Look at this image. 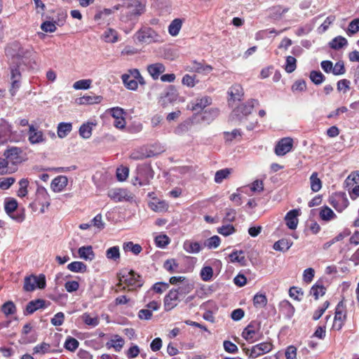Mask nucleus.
<instances>
[{
	"mask_svg": "<svg viewBox=\"0 0 359 359\" xmlns=\"http://www.w3.org/2000/svg\"><path fill=\"white\" fill-rule=\"evenodd\" d=\"M154 177V172L149 165H140L137 168V176L135 180L138 182L140 186L149 184L151 179Z\"/></svg>",
	"mask_w": 359,
	"mask_h": 359,
	"instance_id": "f257e3e1",
	"label": "nucleus"
},
{
	"mask_svg": "<svg viewBox=\"0 0 359 359\" xmlns=\"http://www.w3.org/2000/svg\"><path fill=\"white\" fill-rule=\"evenodd\" d=\"M273 345L269 342H262L252 347L245 348V353L251 358H256L271 351Z\"/></svg>",
	"mask_w": 359,
	"mask_h": 359,
	"instance_id": "f03ea898",
	"label": "nucleus"
},
{
	"mask_svg": "<svg viewBox=\"0 0 359 359\" xmlns=\"http://www.w3.org/2000/svg\"><path fill=\"white\" fill-rule=\"evenodd\" d=\"M329 202L338 212L345 210L349 204L345 193H337L332 195L330 197Z\"/></svg>",
	"mask_w": 359,
	"mask_h": 359,
	"instance_id": "7ed1b4c3",
	"label": "nucleus"
},
{
	"mask_svg": "<svg viewBox=\"0 0 359 359\" xmlns=\"http://www.w3.org/2000/svg\"><path fill=\"white\" fill-rule=\"evenodd\" d=\"M259 102L257 100L251 99L248 100L245 104H243L236 108H235L230 116V119L231 121H233L235 116H239L240 111L243 112V116H248L252 111L253 108L255 105H257Z\"/></svg>",
	"mask_w": 359,
	"mask_h": 359,
	"instance_id": "20e7f679",
	"label": "nucleus"
},
{
	"mask_svg": "<svg viewBox=\"0 0 359 359\" xmlns=\"http://www.w3.org/2000/svg\"><path fill=\"white\" fill-rule=\"evenodd\" d=\"M108 196L115 202L130 201L133 197L130 193L125 189L115 188L108 191Z\"/></svg>",
	"mask_w": 359,
	"mask_h": 359,
	"instance_id": "39448f33",
	"label": "nucleus"
},
{
	"mask_svg": "<svg viewBox=\"0 0 359 359\" xmlns=\"http://www.w3.org/2000/svg\"><path fill=\"white\" fill-rule=\"evenodd\" d=\"M11 79L12 81L10 93L13 96L20 86L21 74L18 65L11 66Z\"/></svg>",
	"mask_w": 359,
	"mask_h": 359,
	"instance_id": "423d86ee",
	"label": "nucleus"
},
{
	"mask_svg": "<svg viewBox=\"0 0 359 359\" xmlns=\"http://www.w3.org/2000/svg\"><path fill=\"white\" fill-rule=\"evenodd\" d=\"M18 208V202L13 198H6L4 201V209L6 212L13 219L21 222L23 217L20 215H15L13 212Z\"/></svg>",
	"mask_w": 359,
	"mask_h": 359,
	"instance_id": "0eeeda50",
	"label": "nucleus"
},
{
	"mask_svg": "<svg viewBox=\"0 0 359 359\" xmlns=\"http://www.w3.org/2000/svg\"><path fill=\"white\" fill-rule=\"evenodd\" d=\"M292 139L285 137L281 139L275 147V153L278 156H283L288 153L292 147Z\"/></svg>",
	"mask_w": 359,
	"mask_h": 359,
	"instance_id": "6e6552de",
	"label": "nucleus"
},
{
	"mask_svg": "<svg viewBox=\"0 0 359 359\" xmlns=\"http://www.w3.org/2000/svg\"><path fill=\"white\" fill-rule=\"evenodd\" d=\"M180 297L176 292L175 289H171L169 292L164 297V307L165 310L168 311L174 309L177 306V301H179Z\"/></svg>",
	"mask_w": 359,
	"mask_h": 359,
	"instance_id": "1a4fd4ad",
	"label": "nucleus"
},
{
	"mask_svg": "<svg viewBox=\"0 0 359 359\" xmlns=\"http://www.w3.org/2000/svg\"><path fill=\"white\" fill-rule=\"evenodd\" d=\"M122 278H126L124 282L128 286L140 287L143 285L141 276L133 271H129L127 276L123 275Z\"/></svg>",
	"mask_w": 359,
	"mask_h": 359,
	"instance_id": "9d476101",
	"label": "nucleus"
},
{
	"mask_svg": "<svg viewBox=\"0 0 359 359\" xmlns=\"http://www.w3.org/2000/svg\"><path fill=\"white\" fill-rule=\"evenodd\" d=\"M29 141L31 144H39L45 141L43 133L37 130L33 125L29 126Z\"/></svg>",
	"mask_w": 359,
	"mask_h": 359,
	"instance_id": "9b49d317",
	"label": "nucleus"
},
{
	"mask_svg": "<svg viewBox=\"0 0 359 359\" xmlns=\"http://www.w3.org/2000/svg\"><path fill=\"white\" fill-rule=\"evenodd\" d=\"M344 304L342 302L338 303L336 307V311L334 315V327L340 330L342 327L343 322L346 318V314L344 311Z\"/></svg>",
	"mask_w": 359,
	"mask_h": 359,
	"instance_id": "f8f14e48",
	"label": "nucleus"
},
{
	"mask_svg": "<svg viewBox=\"0 0 359 359\" xmlns=\"http://www.w3.org/2000/svg\"><path fill=\"white\" fill-rule=\"evenodd\" d=\"M46 307L47 304L45 300L41 299L32 300L27 304L24 313L25 315H30L39 309H45Z\"/></svg>",
	"mask_w": 359,
	"mask_h": 359,
	"instance_id": "ddd939ff",
	"label": "nucleus"
},
{
	"mask_svg": "<svg viewBox=\"0 0 359 359\" xmlns=\"http://www.w3.org/2000/svg\"><path fill=\"white\" fill-rule=\"evenodd\" d=\"M212 98L209 96H203L197 97L194 102H192L191 110L199 111L203 110L207 106L211 104Z\"/></svg>",
	"mask_w": 359,
	"mask_h": 359,
	"instance_id": "4468645a",
	"label": "nucleus"
},
{
	"mask_svg": "<svg viewBox=\"0 0 359 359\" xmlns=\"http://www.w3.org/2000/svg\"><path fill=\"white\" fill-rule=\"evenodd\" d=\"M259 325L255 321L251 322L243 331L242 337L247 341H254V335L259 330Z\"/></svg>",
	"mask_w": 359,
	"mask_h": 359,
	"instance_id": "2eb2a0df",
	"label": "nucleus"
},
{
	"mask_svg": "<svg viewBox=\"0 0 359 359\" xmlns=\"http://www.w3.org/2000/svg\"><path fill=\"white\" fill-rule=\"evenodd\" d=\"M299 215V210L294 209L289 211L285 215V219L286 225L290 229H295L298 224L297 216Z\"/></svg>",
	"mask_w": 359,
	"mask_h": 359,
	"instance_id": "dca6fc26",
	"label": "nucleus"
},
{
	"mask_svg": "<svg viewBox=\"0 0 359 359\" xmlns=\"http://www.w3.org/2000/svg\"><path fill=\"white\" fill-rule=\"evenodd\" d=\"M68 179L66 176L56 177L51 182L50 187L54 192H60L67 185Z\"/></svg>",
	"mask_w": 359,
	"mask_h": 359,
	"instance_id": "f3484780",
	"label": "nucleus"
},
{
	"mask_svg": "<svg viewBox=\"0 0 359 359\" xmlns=\"http://www.w3.org/2000/svg\"><path fill=\"white\" fill-rule=\"evenodd\" d=\"M147 71L150 76L154 80H156L158 79L159 76L165 71V67L162 63L156 62L148 65Z\"/></svg>",
	"mask_w": 359,
	"mask_h": 359,
	"instance_id": "a211bd4d",
	"label": "nucleus"
},
{
	"mask_svg": "<svg viewBox=\"0 0 359 359\" xmlns=\"http://www.w3.org/2000/svg\"><path fill=\"white\" fill-rule=\"evenodd\" d=\"M280 311L284 314L285 318L290 319L294 313L295 309L292 304L287 300H283L279 304Z\"/></svg>",
	"mask_w": 359,
	"mask_h": 359,
	"instance_id": "6ab92c4d",
	"label": "nucleus"
},
{
	"mask_svg": "<svg viewBox=\"0 0 359 359\" xmlns=\"http://www.w3.org/2000/svg\"><path fill=\"white\" fill-rule=\"evenodd\" d=\"M228 94L230 96L229 102L231 100H241L243 95V88L239 84H235L229 88Z\"/></svg>",
	"mask_w": 359,
	"mask_h": 359,
	"instance_id": "aec40b11",
	"label": "nucleus"
},
{
	"mask_svg": "<svg viewBox=\"0 0 359 359\" xmlns=\"http://www.w3.org/2000/svg\"><path fill=\"white\" fill-rule=\"evenodd\" d=\"M154 32L151 29L139 31L136 34L137 39L141 42L144 43H150L154 41L152 34Z\"/></svg>",
	"mask_w": 359,
	"mask_h": 359,
	"instance_id": "412c9836",
	"label": "nucleus"
},
{
	"mask_svg": "<svg viewBox=\"0 0 359 359\" xmlns=\"http://www.w3.org/2000/svg\"><path fill=\"white\" fill-rule=\"evenodd\" d=\"M121 7V4H117L113 6L111 8H104L100 11H98L95 15V20H98L100 19L105 20L107 17L112 15L116 11H118Z\"/></svg>",
	"mask_w": 359,
	"mask_h": 359,
	"instance_id": "4be33fe9",
	"label": "nucleus"
},
{
	"mask_svg": "<svg viewBox=\"0 0 359 359\" xmlns=\"http://www.w3.org/2000/svg\"><path fill=\"white\" fill-rule=\"evenodd\" d=\"M79 257L85 260H93L95 257V254L90 245L83 246L78 250Z\"/></svg>",
	"mask_w": 359,
	"mask_h": 359,
	"instance_id": "5701e85b",
	"label": "nucleus"
},
{
	"mask_svg": "<svg viewBox=\"0 0 359 359\" xmlns=\"http://www.w3.org/2000/svg\"><path fill=\"white\" fill-rule=\"evenodd\" d=\"M72 130V124L71 123H60L57 126V135L60 138H64Z\"/></svg>",
	"mask_w": 359,
	"mask_h": 359,
	"instance_id": "b1692460",
	"label": "nucleus"
},
{
	"mask_svg": "<svg viewBox=\"0 0 359 359\" xmlns=\"http://www.w3.org/2000/svg\"><path fill=\"white\" fill-rule=\"evenodd\" d=\"M183 248L186 252L192 254L198 253L201 250L199 243L191 241H186L184 243Z\"/></svg>",
	"mask_w": 359,
	"mask_h": 359,
	"instance_id": "393cba45",
	"label": "nucleus"
},
{
	"mask_svg": "<svg viewBox=\"0 0 359 359\" xmlns=\"http://www.w3.org/2000/svg\"><path fill=\"white\" fill-rule=\"evenodd\" d=\"M319 216L322 220L325 222H329L337 217L336 214L327 206H324L321 208Z\"/></svg>",
	"mask_w": 359,
	"mask_h": 359,
	"instance_id": "a878e982",
	"label": "nucleus"
},
{
	"mask_svg": "<svg viewBox=\"0 0 359 359\" xmlns=\"http://www.w3.org/2000/svg\"><path fill=\"white\" fill-rule=\"evenodd\" d=\"M292 245V242L291 241L283 238L273 244V249L278 251L285 252L290 248Z\"/></svg>",
	"mask_w": 359,
	"mask_h": 359,
	"instance_id": "bb28decb",
	"label": "nucleus"
},
{
	"mask_svg": "<svg viewBox=\"0 0 359 359\" xmlns=\"http://www.w3.org/2000/svg\"><path fill=\"white\" fill-rule=\"evenodd\" d=\"M1 311L6 316L13 315L16 313L17 309L15 304L12 301L5 302L1 306Z\"/></svg>",
	"mask_w": 359,
	"mask_h": 359,
	"instance_id": "cd10ccee",
	"label": "nucleus"
},
{
	"mask_svg": "<svg viewBox=\"0 0 359 359\" xmlns=\"http://www.w3.org/2000/svg\"><path fill=\"white\" fill-rule=\"evenodd\" d=\"M182 22L180 19L176 18L173 20L168 26L169 34L172 36H177L180 32V30L182 27Z\"/></svg>",
	"mask_w": 359,
	"mask_h": 359,
	"instance_id": "c85d7f7f",
	"label": "nucleus"
},
{
	"mask_svg": "<svg viewBox=\"0 0 359 359\" xmlns=\"http://www.w3.org/2000/svg\"><path fill=\"white\" fill-rule=\"evenodd\" d=\"M103 38L107 43H115L118 40V34L115 29L109 28L104 32Z\"/></svg>",
	"mask_w": 359,
	"mask_h": 359,
	"instance_id": "c756f323",
	"label": "nucleus"
},
{
	"mask_svg": "<svg viewBox=\"0 0 359 359\" xmlns=\"http://www.w3.org/2000/svg\"><path fill=\"white\" fill-rule=\"evenodd\" d=\"M93 123H86L81 126L79 128V135L84 139H88L92 135Z\"/></svg>",
	"mask_w": 359,
	"mask_h": 359,
	"instance_id": "7c9ffc66",
	"label": "nucleus"
},
{
	"mask_svg": "<svg viewBox=\"0 0 359 359\" xmlns=\"http://www.w3.org/2000/svg\"><path fill=\"white\" fill-rule=\"evenodd\" d=\"M194 288V286L192 284L189 283V282L183 283L180 286H178L175 289L176 292H177V294L180 297H184L187 294H189Z\"/></svg>",
	"mask_w": 359,
	"mask_h": 359,
	"instance_id": "2f4dec72",
	"label": "nucleus"
},
{
	"mask_svg": "<svg viewBox=\"0 0 359 359\" xmlns=\"http://www.w3.org/2000/svg\"><path fill=\"white\" fill-rule=\"evenodd\" d=\"M124 345V340L119 335H115L114 339L107 343L108 347H113L116 351H120Z\"/></svg>",
	"mask_w": 359,
	"mask_h": 359,
	"instance_id": "473e14b6",
	"label": "nucleus"
},
{
	"mask_svg": "<svg viewBox=\"0 0 359 359\" xmlns=\"http://www.w3.org/2000/svg\"><path fill=\"white\" fill-rule=\"evenodd\" d=\"M243 251L234 250L229 255V258L231 262H238L242 266L245 265L246 259L243 256Z\"/></svg>",
	"mask_w": 359,
	"mask_h": 359,
	"instance_id": "72a5a7b5",
	"label": "nucleus"
},
{
	"mask_svg": "<svg viewBox=\"0 0 359 359\" xmlns=\"http://www.w3.org/2000/svg\"><path fill=\"white\" fill-rule=\"evenodd\" d=\"M231 171V168H224L217 171L215 175V182L217 184L222 183L224 180L229 177Z\"/></svg>",
	"mask_w": 359,
	"mask_h": 359,
	"instance_id": "f704fd0d",
	"label": "nucleus"
},
{
	"mask_svg": "<svg viewBox=\"0 0 359 359\" xmlns=\"http://www.w3.org/2000/svg\"><path fill=\"white\" fill-rule=\"evenodd\" d=\"M122 81L124 86L129 90H135L138 87L137 81L133 78H129L128 75L123 74L121 76Z\"/></svg>",
	"mask_w": 359,
	"mask_h": 359,
	"instance_id": "c9c22d12",
	"label": "nucleus"
},
{
	"mask_svg": "<svg viewBox=\"0 0 359 359\" xmlns=\"http://www.w3.org/2000/svg\"><path fill=\"white\" fill-rule=\"evenodd\" d=\"M311 189L313 191L317 192L322 187L321 180L318 177V173L314 172L310 177Z\"/></svg>",
	"mask_w": 359,
	"mask_h": 359,
	"instance_id": "e433bc0d",
	"label": "nucleus"
},
{
	"mask_svg": "<svg viewBox=\"0 0 359 359\" xmlns=\"http://www.w3.org/2000/svg\"><path fill=\"white\" fill-rule=\"evenodd\" d=\"M67 269L72 272L83 273L86 271L87 266L81 262H73L67 265Z\"/></svg>",
	"mask_w": 359,
	"mask_h": 359,
	"instance_id": "4c0bfd02",
	"label": "nucleus"
},
{
	"mask_svg": "<svg viewBox=\"0 0 359 359\" xmlns=\"http://www.w3.org/2000/svg\"><path fill=\"white\" fill-rule=\"evenodd\" d=\"M359 182V172H351L345 180L346 187L350 189L355 184Z\"/></svg>",
	"mask_w": 359,
	"mask_h": 359,
	"instance_id": "58836bf2",
	"label": "nucleus"
},
{
	"mask_svg": "<svg viewBox=\"0 0 359 359\" xmlns=\"http://www.w3.org/2000/svg\"><path fill=\"white\" fill-rule=\"evenodd\" d=\"M347 43V40L344 37L339 36L331 41L330 46L332 49L338 50L346 46Z\"/></svg>",
	"mask_w": 359,
	"mask_h": 359,
	"instance_id": "ea45409f",
	"label": "nucleus"
},
{
	"mask_svg": "<svg viewBox=\"0 0 359 359\" xmlns=\"http://www.w3.org/2000/svg\"><path fill=\"white\" fill-rule=\"evenodd\" d=\"M123 250L126 252L130 251L134 255H137L141 252V251L142 250V248L139 244H135L133 242L129 241L123 244Z\"/></svg>",
	"mask_w": 359,
	"mask_h": 359,
	"instance_id": "a19ab883",
	"label": "nucleus"
},
{
	"mask_svg": "<svg viewBox=\"0 0 359 359\" xmlns=\"http://www.w3.org/2000/svg\"><path fill=\"white\" fill-rule=\"evenodd\" d=\"M326 288L323 285L315 284L311 289V294L318 299L320 296L325 294Z\"/></svg>",
	"mask_w": 359,
	"mask_h": 359,
	"instance_id": "79ce46f5",
	"label": "nucleus"
},
{
	"mask_svg": "<svg viewBox=\"0 0 359 359\" xmlns=\"http://www.w3.org/2000/svg\"><path fill=\"white\" fill-rule=\"evenodd\" d=\"M106 257L107 259L116 261L120 257L119 248L118 246H114L109 248L106 251Z\"/></svg>",
	"mask_w": 359,
	"mask_h": 359,
	"instance_id": "37998d69",
	"label": "nucleus"
},
{
	"mask_svg": "<svg viewBox=\"0 0 359 359\" xmlns=\"http://www.w3.org/2000/svg\"><path fill=\"white\" fill-rule=\"evenodd\" d=\"M310 79L316 85L321 84L325 77L320 71H311L310 73Z\"/></svg>",
	"mask_w": 359,
	"mask_h": 359,
	"instance_id": "c03bdc74",
	"label": "nucleus"
},
{
	"mask_svg": "<svg viewBox=\"0 0 359 359\" xmlns=\"http://www.w3.org/2000/svg\"><path fill=\"white\" fill-rule=\"evenodd\" d=\"M79 342L75 338L68 337L65 343V348L70 351H74L79 346Z\"/></svg>",
	"mask_w": 359,
	"mask_h": 359,
	"instance_id": "a18cd8bd",
	"label": "nucleus"
},
{
	"mask_svg": "<svg viewBox=\"0 0 359 359\" xmlns=\"http://www.w3.org/2000/svg\"><path fill=\"white\" fill-rule=\"evenodd\" d=\"M253 303L257 308H263L267 303V299L264 294H257L253 298Z\"/></svg>",
	"mask_w": 359,
	"mask_h": 359,
	"instance_id": "49530a36",
	"label": "nucleus"
},
{
	"mask_svg": "<svg viewBox=\"0 0 359 359\" xmlns=\"http://www.w3.org/2000/svg\"><path fill=\"white\" fill-rule=\"evenodd\" d=\"M36 279L34 276L26 277L24 283V290L27 292H31L36 288Z\"/></svg>",
	"mask_w": 359,
	"mask_h": 359,
	"instance_id": "de8ad7c7",
	"label": "nucleus"
},
{
	"mask_svg": "<svg viewBox=\"0 0 359 359\" xmlns=\"http://www.w3.org/2000/svg\"><path fill=\"white\" fill-rule=\"evenodd\" d=\"M163 267L170 273H173L177 272L178 264L174 259H167L163 264Z\"/></svg>",
	"mask_w": 359,
	"mask_h": 359,
	"instance_id": "09e8293b",
	"label": "nucleus"
},
{
	"mask_svg": "<svg viewBox=\"0 0 359 359\" xmlns=\"http://www.w3.org/2000/svg\"><path fill=\"white\" fill-rule=\"evenodd\" d=\"M297 60L292 56H287L286 57V64L285 69L287 73L293 72L297 67Z\"/></svg>",
	"mask_w": 359,
	"mask_h": 359,
	"instance_id": "8fccbe9b",
	"label": "nucleus"
},
{
	"mask_svg": "<svg viewBox=\"0 0 359 359\" xmlns=\"http://www.w3.org/2000/svg\"><path fill=\"white\" fill-rule=\"evenodd\" d=\"M155 243L158 248H164L169 244L170 238L165 234L158 235L155 238Z\"/></svg>",
	"mask_w": 359,
	"mask_h": 359,
	"instance_id": "3c124183",
	"label": "nucleus"
},
{
	"mask_svg": "<svg viewBox=\"0 0 359 359\" xmlns=\"http://www.w3.org/2000/svg\"><path fill=\"white\" fill-rule=\"evenodd\" d=\"M213 276L212 268L210 266H204L201 271V279L204 281H209Z\"/></svg>",
	"mask_w": 359,
	"mask_h": 359,
	"instance_id": "603ef678",
	"label": "nucleus"
},
{
	"mask_svg": "<svg viewBox=\"0 0 359 359\" xmlns=\"http://www.w3.org/2000/svg\"><path fill=\"white\" fill-rule=\"evenodd\" d=\"M91 83L90 79L79 80L74 83L73 88L76 90H86L90 88Z\"/></svg>",
	"mask_w": 359,
	"mask_h": 359,
	"instance_id": "864d4df0",
	"label": "nucleus"
},
{
	"mask_svg": "<svg viewBox=\"0 0 359 359\" xmlns=\"http://www.w3.org/2000/svg\"><path fill=\"white\" fill-rule=\"evenodd\" d=\"M129 13L131 15H139L143 13L144 8L138 1H135L134 4L129 6Z\"/></svg>",
	"mask_w": 359,
	"mask_h": 359,
	"instance_id": "5fc2aeb1",
	"label": "nucleus"
},
{
	"mask_svg": "<svg viewBox=\"0 0 359 359\" xmlns=\"http://www.w3.org/2000/svg\"><path fill=\"white\" fill-rule=\"evenodd\" d=\"M22 152V150L19 147H12L11 148H8L6 149L4 153V156L8 158H17L18 155Z\"/></svg>",
	"mask_w": 359,
	"mask_h": 359,
	"instance_id": "6e6d98bb",
	"label": "nucleus"
},
{
	"mask_svg": "<svg viewBox=\"0 0 359 359\" xmlns=\"http://www.w3.org/2000/svg\"><path fill=\"white\" fill-rule=\"evenodd\" d=\"M81 104H94L99 103L102 97L100 96H90V95H84L80 99Z\"/></svg>",
	"mask_w": 359,
	"mask_h": 359,
	"instance_id": "4d7b16f0",
	"label": "nucleus"
},
{
	"mask_svg": "<svg viewBox=\"0 0 359 359\" xmlns=\"http://www.w3.org/2000/svg\"><path fill=\"white\" fill-rule=\"evenodd\" d=\"M359 31V18L353 20L348 25L347 34L351 36Z\"/></svg>",
	"mask_w": 359,
	"mask_h": 359,
	"instance_id": "13d9d810",
	"label": "nucleus"
},
{
	"mask_svg": "<svg viewBox=\"0 0 359 359\" xmlns=\"http://www.w3.org/2000/svg\"><path fill=\"white\" fill-rule=\"evenodd\" d=\"M235 228L231 224L223 225L217 229V232L225 236L232 234L235 232Z\"/></svg>",
	"mask_w": 359,
	"mask_h": 359,
	"instance_id": "bf43d9fd",
	"label": "nucleus"
},
{
	"mask_svg": "<svg viewBox=\"0 0 359 359\" xmlns=\"http://www.w3.org/2000/svg\"><path fill=\"white\" fill-rule=\"evenodd\" d=\"M82 319L83 322L88 325L95 327L99 324V320L97 317H91L87 313H83L82 316Z\"/></svg>",
	"mask_w": 359,
	"mask_h": 359,
	"instance_id": "052dcab7",
	"label": "nucleus"
},
{
	"mask_svg": "<svg viewBox=\"0 0 359 359\" xmlns=\"http://www.w3.org/2000/svg\"><path fill=\"white\" fill-rule=\"evenodd\" d=\"M129 169L127 167H121L116 170V177L120 182H123L128 176Z\"/></svg>",
	"mask_w": 359,
	"mask_h": 359,
	"instance_id": "680f3d73",
	"label": "nucleus"
},
{
	"mask_svg": "<svg viewBox=\"0 0 359 359\" xmlns=\"http://www.w3.org/2000/svg\"><path fill=\"white\" fill-rule=\"evenodd\" d=\"M205 244L209 249L217 248L220 244V238L217 236H213L208 238Z\"/></svg>",
	"mask_w": 359,
	"mask_h": 359,
	"instance_id": "e2e57ef3",
	"label": "nucleus"
},
{
	"mask_svg": "<svg viewBox=\"0 0 359 359\" xmlns=\"http://www.w3.org/2000/svg\"><path fill=\"white\" fill-rule=\"evenodd\" d=\"M149 206L156 212H163L167 209V204L164 201L153 202L150 203Z\"/></svg>",
	"mask_w": 359,
	"mask_h": 359,
	"instance_id": "0e129e2a",
	"label": "nucleus"
},
{
	"mask_svg": "<svg viewBox=\"0 0 359 359\" xmlns=\"http://www.w3.org/2000/svg\"><path fill=\"white\" fill-rule=\"evenodd\" d=\"M65 315L62 312L57 313L53 318H51L50 322L55 326L62 325L64 323Z\"/></svg>",
	"mask_w": 359,
	"mask_h": 359,
	"instance_id": "69168bd1",
	"label": "nucleus"
},
{
	"mask_svg": "<svg viewBox=\"0 0 359 359\" xmlns=\"http://www.w3.org/2000/svg\"><path fill=\"white\" fill-rule=\"evenodd\" d=\"M224 137L226 141H232L238 137L241 136V131L239 129H234L232 132H224Z\"/></svg>",
	"mask_w": 359,
	"mask_h": 359,
	"instance_id": "338daca9",
	"label": "nucleus"
},
{
	"mask_svg": "<svg viewBox=\"0 0 359 359\" xmlns=\"http://www.w3.org/2000/svg\"><path fill=\"white\" fill-rule=\"evenodd\" d=\"M169 287V283H163V282H159V283H155L153 287H152V289L158 294H161L163 293L164 291H165L166 290H168Z\"/></svg>",
	"mask_w": 359,
	"mask_h": 359,
	"instance_id": "774afa93",
	"label": "nucleus"
}]
</instances>
